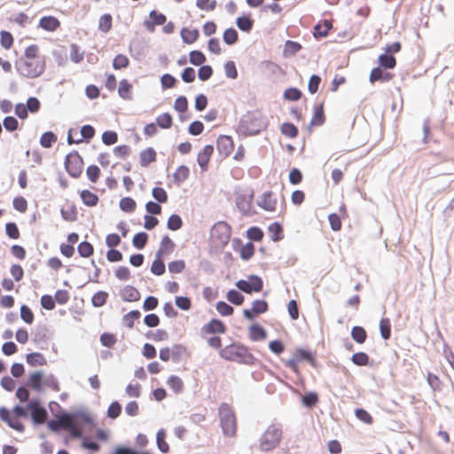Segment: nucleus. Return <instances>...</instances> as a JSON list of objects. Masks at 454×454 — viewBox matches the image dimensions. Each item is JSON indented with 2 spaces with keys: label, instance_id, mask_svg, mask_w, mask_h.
Returning <instances> with one entry per match:
<instances>
[{
  "label": "nucleus",
  "instance_id": "nucleus-24",
  "mask_svg": "<svg viewBox=\"0 0 454 454\" xmlns=\"http://www.w3.org/2000/svg\"><path fill=\"white\" fill-rule=\"evenodd\" d=\"M121 296L123 301L133 302L137 301L140 299V293L136 287L132 286H126L121 291Z\"/></svg>",
  "mask_w": 454,
  "mask_h": 454
},
{
  "label": "nucleus",
  "instance_id": "nucleus-45",
  "mask_svg": "<svg viewBox=\"0 0 454 454\" xmlns=\"http://www.w3.org/2000/svg\"><path fill=\"white\" fill-rule=\"evenodd\" d=\"M301 49V45L299 43L288 40L285 44L284 54L285 56H294Z\"/></svg>",
  "mask_w": 454,
  "mask_h": 454
},
{
  "label": "nucleus",
  "instance_id": "nucleus-2",
  "mask_svg": "<svg viewBox=\"0 0 454 454\" xmlns=\"http://www.w3.org/2000/svg\"><path fill=\"white\" fill-rule=\"evenodd\" d=\"M268 121L259 111L247 113L241 119L239 130L245 136H254L266 129Z\"/></svg>",
  "mask_w": 454,
  "mask_h": 454
},
{
  "label": "nucleus",
  "instance_id": "nucleus-22",
  "mask_svg": "<svg viewBox=\"0 0 454 454\" xmlns=\"http://www.w3.org/2000/svg\"><path fill=\"white\" fill-rule=\"evenodd\" d=\"M394 77V74L381 69L380 67H374L370 74V82L374 83L376 82H389Z\"/></svg>",
  "mask_w": 454,
  "mask_h": 454
},
{
  "label": "nucleus",
  "instance_id": "nucleus-29",
  "mask_svg": "<svg viewBox=\"0 0 454 454\" xmlns=\"http://www.w3.org/2000/svg\"><path fill=\"white\" fill-rule=\"evenodd\" d=\"M249 338L254 341L262 340L266 338V332L262 326L253 325L249 328Z\"/></svg>",
  "mask_w": 454,
  "mask_h": 454
},
{
  "label": "nucleus",
  "instance_id": "nucleus-5",
  "mask_svg": "<svg viewBox=\"0 0 454 454\" xmlns=\"http://www.w3.org/2000/svg\"><path fill=\"white\" fill-rule=\"evenodd\" d=\"M220 423L225 436L233 437L237 433V419L233 409L227 403H222L218 409Z\"/></svg>",
  "mask_w": 454,
  "mask_h": 454
},
{
  "label": "nucleus",
  "instance_id": "nucleus-49",
  "mask_svg": "<svg viewBox=\"0 0 454 454\" xmlns=\"http://www.w3.org/2000/svg\"><path fill=\"white\" fill-rule=\"evenodd\" d=\"M42 373L40 372H35L30 374L28 379V384L32 388L35 390H40L42 387Z\"/></svg>",
  "mask_w": 454,
  "mask_h": 454
},
{
  "label": "nucleus",
  "instance_id": "nucleus-56",
  "mask_svg": "<svg viewBox=\"0 0 454 454\" xmlns=\"http://www.w3.org/2000/svg\"><path fill=\"white\" fill-rule=\"evenodd\" d=\"M281 132L285 136L294 138L297 137L298 135V129L293 124L289 122L283 123L281 126Z\"/></svg>",
  "mask_w": 454,
  "mask_h": 454
},
{
  "label": "nucleus",
  "instance_id": "nucleus-36",
  "mask_svg": "<svg viewBox=\"0 0 454 454\" xmlns=\"http://www.w3.org/2000/svg\"><path fill=\"white\" fill-rule=\"evenodd\" d=\"M10 22L15 23L21 27H25L31 22V18L25 12H19L10 18Z\"/></svg>",
  "mask_w": 454,
  "mask_h": 454
},
{
  "label": "nucleus",
  "instance_id": "nucleus-62",
  "mask_svg": "<svg viewBox=\"0 0 454 454\" xmlns=\"http://www.w3.org/2000/svg\"><path fill=\"white\" fill-rule=\"evenodd\" d=\"M268 308V303L264 300H255L252 303L253 312L256 315L265 313Z\"/></svg>",
  "mask_w": 454,
  "mask_h": 454
},
{
  "label": "nucleus",
  "instance_id": "nucleus-54",
  "mask_svg": "<svg viewBox=\"0 0 454 454\" xmlns=\"http://www.w3.org/2000/svg\"><path fill=\"white\" fill-rule=\"evenodd\" d=\"M148 239V236L145 232L137 233L132 239L133 246L138 249H142L145 247Z\"/></svg>",
  "mask_w": 454,
  "mask_h": 454
},
{
  "label": "nucleus",
  "instance_id": "nucleus-15",
  "mask_svg": "<svg viewBox=\"0 0 454 454\" xmlns=\"http://www.w3.org/2000/svg\"><path fill=\"white\" fill-rule=\"evenodd\" d=\"M31 410V417L35 424H43L47 419V411L43 407L39 405L38 402L33 401L28 404Z\"/></svg>",
  "mask_w": 454,
  "mask_h": 454
},
{
  "label": "nucleus",
  "instance_id": "nucleus-53",
  "mask_svg": "<svg viewBox=\"0 0 454 454\" xmlns=\"http://www.w3.org/2000/svg\"><path fill=\"white\" fill-rule=\"evenodd\" d=\"M223 37L226 44L231 45L238 41L239 35L234 28H228L223 32Z\"/></svg>",
  "mask_w": 454,
  "mask_h": 454
},
{
  "label": "nucleus",
  "instance_id": "nucleus-12",
  "mask_svg": "<svg viewBox=\"0 0 454 454\" xmlns=\"http://www.w3.org/2000/svg\"><path fill=\"white\" fill-rule=\"evenodd\" d=\"M77 135L76 129H69L68 136H67V143L69 145L72 144H79L82 142V139H85L87 141L90 140L95 136V129L90 125H84L81 129V138H74L73 134Z\"/></svg>",
  "mask_w": 454,
  "mask_h": 454
},
{
  "label": "nucleus",
  "instance_id": "nucleus-10",
  "mask_svg": "<svg viewBox=\"0 0 454 454\" xmlns=\"http://www.w3.org/2000/svg\"><path fill=\"white\" fill-rule=\"evenodd\" d=\"M257 205L268 212H274L277 209L278 199L273 192H264L257 200Z\"/></svg>",
  "mask_w": 454,
  "mask_h": 454
},
{
  "label": "nucleus",
  "instance_id": "nucleus-23",
  "mask_svg": "<svg viewBox=\"0 0 454 454\" xmlns=\"http://www.w3.org/2000/svg\"><path fill=\"white\" fill-rule=\"evenodd\" d=\"M80 198L82 203L89 207H96L98 204V196L88 189L79 192Z\"/></svg>",
  "mask_w": 454,
  "mask_h": 454
},
{
  "label": "nucleus",
  "instance_id": "nucleus-9",
  "mask_svg": "<svg viewBox=\"0 0 454 454\" xmlns=\"http://www.w3.org/2000/svg\"><path fill=\"white\" fill-rule=\"evenodd\" d=\"M236 286L246 294H251L253 292L259 293L262 290L263 282L260 277L250 275L248 280H239L236 283Z\"/></svg>",
  "mask_w": 454,
  "mask_h": 454
},
{
  "label": "nucleus",
  "instance_id": "nucleus-64",
  "mask_svg": "<svg viewBox=\"0 0 454 454\" xmlns=\"http://www.w3.org/2000/svg\"><path fill=\"white\" fill-rule=\"evenodd\" d=\"M153 197L159 202V203H165L168 201V193L167 192L161 188V187H155L152 191Z\"/></svg>",
  "mask_w": 454,
  "mask_h": 454
},
{
  "label": "nucleus",
  "instance_id": "nucleus-40",
  "mask_svg": "<svg viewBox=\"0 0 454 454\" xmlns=\"http://www.w3.org/2000/svg\"><path fill=\"white\" fill-rule=\"evenodd\" d=\"M80 256L88 258L94 253L93 246L88 241H82L78 245L77 247Z\"/></svg>",
  "mask_w": 454,
  "mask_h": 454
},
{
  "label": "nucleus",
  "instance_id": "nucleus-6",
  "mask_svg": "<svg viewBox=\"0 0 454 454\" xmlns=\"http://www.w3.org/2000/svg\"><path fill=\"white\" fill-rule=\"evenodd\" d=\"M74 416L71 414H63L56 419H52L48 423V427L52 431L60 429L69 431L74 438H80L82 434L81 428L77 426Z\"/></svg>",
  "mask_w": 454,
  "mask_h": 454
},
{
  "label": "nucleus",
  "instance_id": "nucleus-47",
  "mask_svg": "<svg viewBox=\"0 0 454 454\" xmlns=\"http://www.w3.org/2000/svg\"><path fill=\"white\" fill-rule=\"evenodd\" d=\"M84 53L81 51L80 47L74 43L70 46V59L74 63H80L83 60Z\"/></svg>",
  "mask_w": 454,
  "mask_h": 454
},
{
  "label": "nucleus",
  "instance_id": "nucleus-26",
  "mask_svg": "<svg viewBox=\"0 0 454 454\" xmlns=\"http://www.w3.org/2000/svg\"><path fill=\"white\" fill-rule=\"evenodd\" d=\"M131 91L132 85L129 82V81L126 79L121 80L118 88L119 96L125 100L131 99Z\"/></svg>",
  "mask_w": 454,
  "mask_h": 454
},
{
  "label": "nucleus",
  "instance_id": "nucleus-57",
  "mask_svg": "<svg viewBox=\"0 0 454 454\" xmlns=\"http://www.w3.org/2000/svg\"><path fill=\"white\" fill-rule=\"evenodd\" d=\"M190 62L194 66H200L206 61L205 55L200 51H192L189 54Z\"/></svg>",
  "mask_w": 454,
  "mask_h": 454
},
{
  "label": "nucleus",
  "instance_id": "nucleus-44",
  "mask_svg": "<svg viewBox=\"0 0 454 454\" xmlns=\"http://www.w3.org/2000/svg\"><path fill=\"white\" fill-rule=\"evenodd\" d=\"M14 39L10 32L4 30H2L0 32V43L2 47H4L6 50H9L12 47Z\"/></svg>",
  "mask_w": 454,
  "mask_h": 454
},
{
  "label": "nucleus",
  "instance_id": "nucleus-32",
  "mask_svg": "<svg viewBox=\"0 0 454 454\" xmlns=\"http://www.w3.org/2000/svg\"><path fill=\"white\" fill-rule=\"evenodd\" d=\"M351 337L356 342L363 344L367 339V333L362 326H354L351 329Z\"/></svg>",
  "mask_w": 454,
  "mask_h": 454
},
{
  "label": "nucleus",
  "instance_id": "nucleus-35",
  "mask_svg": "<svg viewBox=\"0 0 454 454\" xmlns=\"http://www.w3.org/2000/svg\"><path fill=\"white\" fill-rule=\"evenodd\" d=\"M156 442L159 450L163 453H168L169 451V446L166 442V433L163 429H160L157 432Z\"/></svg>",
  "mask_w": 454,
  "mask_h": 454
},
{
  "label": "nucleus",
  "instance_id": "nucleus-33",
  "mask_svg": "<svg viewBox=\"0 0 454 454\" xmlns=\"http://www.w3.org/2000/svg\"><path fill=\"white\" fill-rule=\"evenodd\" d=\"M293 356L296 358L299 363L303 360H306L313 366H315L316 364L315 358L309 351L299 348L295 351Z\"/></svg>",
  "mask_w": 454,
  "mask_h": 454
},
{
  "label": "nucleus",
  "instance_id": "nucleus-20",
  "mask_svg": "<svg viewBox=\"0 0 454 454\" xmlns=\"http://www.w3.org/2000/svg\"><path fill=\"white\" fill-rule=\"evenodd\" d=\"M38 27L48 32H54L60 27V21L54 16H43L40 19Z\"/></svg>",
  "mask_w": 454,
  "mask_h": 454
},
{
  "label": "nucleus",
  "instance_id": "nucleus-43",
  "mask_svg": "<svg viewBox=\"0 0 454 454\" xmlns=\"http://www.w3.org/2000/svg\"><path fill=\"white\" fill-rule=\"evenodd\" d=\"M136 201L130 197H125L120 200V208L124 212L131 213L136 209Z\"/></svg>",
  "mask_w": 454,
  "mask_h": 454
},
{
  "label": "nucleus",
  "instance_id": "nucleus-14",
  "mask_svg": "<svg viewBox=\"0 0 454 454\" xmlns=\"http://www.w3.org/2000/svg\"><path fill=\"white\" fill-rule=\"evenodd\" d=\"M233 148L234 143L231 137L222 135L217 138L216 149L221 155L224 157L230 155Z\"/></svg>",
  "mask_w": 454,
  "mask_h": 454
},
{
  "label": "nucleus",
  "instance_id": "nucleus-28",
  "mask_svg": "<svg viewBox=\"0 0 454 454\" xmlns=\"http://www.w3.org/2000/svg\"><path fill=\"white\" fill-rule=\"evenodd\" d=\"M380 67L386 69H393L396 66V59L393 55H387L386 53L379 56L378 59Z\"/></svg>",
  "mask_w": 454,
  "mask_h": 454
},
{
  "label": "nucleus",
  "instance_id": "nucleus-48",
  "mask_svg": "<svg viewBox=\"0 0 454 454\" xmlns=\"http://www.w3.org/2000/svg\"><path fill=\"white\" fill-rule=\"evenodd\" d=\"M168 385L175 393H180L184 388L183 380L175 375H172L168 378Z\"/></svg>",
  "mask_w": 454,
  "mask_h": 454
},
{
  "label": "nucleus",
  "instance_id": "nucleus-18",
  "mask_svg": "<svg viewBox=\"0 0 454 454\" xmlns=\"http://www.w3.org/2000/svg\"><path fill=\"white\" fill-rule=\"evenodd\" d=\"M214 153V147L211 145L204 146L201 152L198 153L197 161L200 168L205 171L207 169L210 158Z\"/></svg>",
  "mask_w": 454,
  "mask_h": 454
},
{
  "label": "nucleus",
  "instance_id": "nucleus-60",
  "mask_svg": "<svg viewBox=\"0 0 454 454\" xmlns=\"http://www.w3.org/2000/svg\"><path fill=\"white\" fill-rule=\"evenodd\" d=\"M151 271L157 276H160L165 272L163 258L156 257L151 265Z\"/></svg>",
  "mask_w": 454,
  "mask_h": 454
},
{
  "label": "nucleus",
  "instance_id": "nucleus-37",
  "mask_svg": "<svg viewBox=\"0 0 454 454\" xmlns=\"http://www.w3.org/2000/svg\"><path fill=\"white\" fill-rule=\"evenodd\" d=\"M156 123L161 129H170L173 125L172 116L168 113L160 114L156 118Z\"/></svg>",
  "mask_w": 454,
  "mask_h": 454
},
{
  "label": "nucleus",
  "instance_id": "nucleus-25",
  "mask_svg": "<svg viewBox=\"0 0 454 454\" xmlns=\"http://www.w3.org/2000/svg\"><path fill=\"white\" fill-rule=\"evenodd\" d=\"M325 117L324 106L320 104L314 108V114L310 121V126H321L325 122Z\"/></svg>",
  "mask_w": 454,
  "mask_h": 454
},
{
  "label": "nucleus",
  "instance_id": "nucleus-42",
  "mask_svg": "<svg viewBox=\"0 0 454 454\" xmlns=\"http://www.w3.org/2000/svg\"><path fill=\"white\" fill-rule=\"evenodd\" d=\"M331 28L332 24L329 21H325L323 24H317L314 27V35L316 37H325Z\"/></svg>",
  "mask_w": 454,
  "mask_h": 454
},
{
  "label": "nucleus",
  "instance_id": "nucleus-39",
  "mask_svg": "<svg viewBox=\"0 0 454 454\" xmlns=\"http://www.w3.org/2000/svg\"><path fill=\"white\" fill-rule=\"evenodd\" d=\"M380 330L381 337L384 340H388L391 336V323L389 318L383 317L380 321Z\"/></svg>",
  "mask_w": 454,
  "mask_h": 454
},
{
  "label": "nucleus",
  "instance_id": "nucleus-31",
  "mask_svg": "<svg viewBox=\"0 0 454 454\" xmlns=\"http://www.w3.org/2000/svg\"><path fill=\"white\" fill-rule=\"evenodd\" d=\"M181 36L184 43L191 44L198 39L199 31L197 29H190L184 27L181 30Z\"/></svg>",
  "mask_w": 454,
  "mask_h": 454
},
{
  "label": "nucleus",
  "instance_id": "nucleus-34",
  "mask_svg": "<svg viewBox=\"0 0 454 454\" xmlns=\"http://www.w3.org/2000/svg\"><path fill=\"white\" fill-rule=\"evenodd\" d=\"M57 139L58 137L53 132L47 131L41 136L40 145L43 148H51L52 145L57 142Z\"/></svg>",
  "mask_w": 454,
  "mask_h": 454
},
{
  "label": "nucleus",
  "instance_id": "nucleus-27",
  "mask_svg": "<svg viewBox=\"0 0 454 454\" xmlns=\"http://www.w3.org/2000/svg\"><path fill=\"white\" fill-rule=\"evenodd\" d=\"M254 20L251 18V15H246L242 17H239L236 20V24L238 27L244 32H249L253 28Z\"/></svg>",
  "mask_w": 454,
  "mask_h": 454
},
{
  "label": "nucleus",
  "instance_id": "nucleus-59",
  "mask_svg": "<svg viewBox=\"0 0 454 454\" xmlns=\"http://www.w3.org/2000/svg\"><path fill=\"white\" fill-rule=\"evenodd\" d=\"M20 317L25 323L29 325L32 324L35 319L33 311L27 305H22L20 307Z\"/></svg>",
  "mask_w": 454,
  "mask_h": 454
},
{
  "label": "nucleus",
  "instance_id": "nucleus-19",
  "mask_svg": "<svg viewBox=\"0 0 454 454\" xmlns=\"http://www.w3.org/2000/svg\"><path fill=\"white\" fill-rule=\"evenodd\" d=\"M149 17L152 20L145 21L144 25L145 28L150 32L154 31L155 26L163 25L167 20V18L164 14L159 13L154 10L150 12Z\"/></svg>",
  "mask_w": 454,
  "mask_h": 454
},
{
  "label": "nucleus",
  "instance_id": "nucleus-50",
  "mask_svg": "<svg viewBox=\"0 0 454 454\" xmlns=\"http://www.w3.org/2000/svg\"><path fill=\"white\" fill-rule=\"evenodd\" d=\"M112 16L110 14H104L100 17L98 21V29L104 33L108 32L112 27Z\"/></svg>",
  "mask_w": 454,
  "mask_h": 454
},
{
  "label": "nucleus",
  "instance_id": "nucleus-38",
  "mask_svg": "<svg viewBox=\"0 0 454 454\" xmlns=\"http://www.w3.org/2000/svg\"><path fill=\"white\" fill-rule=\"evenodd\" d=\"M272 240L279 241L283 239V229L278 223H273L268 227Z\"/></svg>",
  "mask_w": 454,
  "mask_h": 454
},
{
  "label": "nucleus",
  "instance_id": "nucleus-46",
  "mask_svg": "<svg viewBox=\"0 0 454 454\" xmlns=\"http://www.w3.org/2000/svg\"><path fill=\"white\" fill-rule=\"evenodd\" d=\"M129 65V59L123 54L116 55L113 61V67L116 70L126 68Z\"/></svg>",
  "mask_w": 454,
  "mask_h": 454
},
{
  "label": "nucleus",
  "instance_id": "nucleus-1",
  "mask_svg": "<svg viewBox=\"0 0 454 454\" xmlns=\"http://www.w3.org/2000/svg\"><path fill=\"white\" fill-rule=\"evenodd\" d=\"M18 73L26 78L35 79L42 75L46 68V58L41 53L39 45L27 46L23 56L16 63Z\"/></svg>",
  "mask_w": 454,
  "mask_h": 454
},
{
  "label": "nucleus",
  "instance_id": "nucleus-55",
  "mask_svg": "<svg viewBox=\"0 0 454 454\" xmlns=\"http://www.w3.org/2000/svg\"><path fill=\"white\" fill-rule=\"evenodd\" d=\"M351 361L358 366H365L369 363V356L364 352H357L355 353L352 357Z\"/></svg>",
  "mask_w": 454,
  "mask_h": 454
},
{
  "label": "nucleus",
  "instance_id": "nucleus-21",
  "mask_svg": "<svg viewBox=\"0 0 454 454\" xmlns=\"http://www.w3.org/2000/svg\"><path fill=\"white\" fill-rule=\"evenodd\" d=\"M174 242L168 236H165L160 241V247L156 253V257L164 258L165 256L169 255L174 251Z\"/></svg>",
  "mask_w": 454,
  "mask_h": 454
},
{
  "label": "nucleus",
  "instance_id": "nucleus-8",
  "mask_svg": "<svg viewBox=\"0 0 454 454\" xmlns=\"http://www.w3.org/2000/svg\"><path fill=\"white\" fill-rule=\"evenodd\" d=\"M67 172L74 178H78L83 169V160L77 151L69 153L65 160Z\"/></svg>",
  "mask_w": 454,
  "mask_h": 454
},
{
  "label": "nucleus",
  "instance_id": "nucleus-4",
  "mask_svg": "<svg viewBox=\"0 0 454 454\" xmlns=\"http://www.w3.org/2000/svg\"><path fill=\"white\" fill-rule=\"evenodd\" d=\"M282 427L278 423L270 424L260 438V449L262 451H270L277 448L282 439Z\"/></svg>",
  "mask_w": 454,
  "mask_h": 454
},
{
  "label": "nucleus",
  "instance_id": "nucleus-41",
  "mask_svg": "<svg viewBox=\"0 0 454 454\" xmlns=\"http://www.w3.org/2000/svg\"><path fill=\"white\" fill-rule=\"evenodd\" d=\"M27 363L32 366L44 365L46 359L41 353L35 352L27 356Z\"/></svg>",
  "mask_w": 454,
  "mask_h": 454
},
{
  "label": "nucleus",
  "instance_id": "nucleus-17",
  "mask_svg": "<svg viewBox=\"0 0 454 454\" xmlns=\"http://www.w3.org/2000/svg\"><path fill=\"white\" fill-rule=\"evenodd\" d=\"M157 160V153L153 147H147L139 153V164L142 168H147Z\"/></svg>",
  "mask_w": 454,
  "mask_h": 454
},
{
  "label": "nucleus",
  "instance_id": "nucleus-16",
  "mask_svg": "<svg viewBox=\"0 0 454 454\" xmlns=\"http://www.w3.org/2000/svg\"><path fill=\"white\" fill-rule=\"evenodd\" d=\"M61 217L67 222H75L78 218V211L75 204L67 200L65 206L60 209Z\"/></svg>",
  "mask_w": 454,
  "mask_h": 454
},
{
  "label": "nucleus",
  "instance_id": "nucleus-13",
  "mask_svg": "<svg viewBox=\"0 0 454 454\" xmlns=\"http://www.w3.org/2000/svg\"><path fill=\"white\" fill-rule=\"evenodd\" d=\"M226 330L227 328L223 322H222L219 319L214 318L201 327V334L203 337L208 334H223L226 333Z\"/></svg>",
  "mask_w": 454,
  "mask_h": 454
},
{
  "label": "nucleus",
  "instance_id": "nucleus-58",
  "mask_svg": "<svg viewBox=\"0 0 454 454\" xmlns=\"http://www.w3.org/2000/svg\"><path fill=\"white\" fill-rule=\"evenodd\" d=\"M101 171L96 165H90L86 169L87 177L91 183H96L98 180Z\"/></svg>",
  "mask_w": 454,
  "mask_h": 454
},
{
  "label": "nucleus",
  "instance_id": "nucleus-3",
  "mask_svg": "<svg viewBox=\"0 0 454 454\" xmlns=\"http://www.w3.org/2000/svg\"><path fill=\"white\" fill-rule=\"evenodd\" d=\"M221 357L228 361H235L243 364H252L254 361L253 355L249 352L248 348L241 344H231L219 352Z\"/></svg>",
  "mask_w": 454,
  "mask_h": 454
},
{
  "label": "nucleus",
  "instance_id": "nucleus-51",
  "mask_svg": "<svg viewBox=\"0 0 454 454\" xmlns=\"http://www.w3.org/2000/svg\"><path fill=\"white\" fill-rule=\"evenodd\" d=\"M226 297L230 302L235 305H241L245 301L244 296L239 292L234 289L230 290L227 293Z\"/></svg>",
  "mask_w": 454,
  "mask_h": 454
},
{
  "label": "nucleus",
  "instance_id": "nucleus-7",
  "mask_svg": "<svg viewBox=\"0 0 454 454\" xmlns=\"http://www.w3.org/2000/svg\"><path fill=\"white\" fill-rule=\"evenodd\" d=\"M231 230L229 224L224 222L215 223L210 233L212 243L217 248L224 247L231 239Z\"/></svg>",
  "mask_w": 454,
  "mask_h": 454
},
{
  "label": "nucleus",
  "instance_id": "nucleus-30",
  "mask_svg": "<svg viewBox=\"0 0 454 454\" xmlns=\"http://www.w3.org/2000/svg\"><path fill=\"white\" fill-rule=\"evenodd\" d=\"M189 175H190V170L186 166H179L176 169V171L173 175V178H174V181L177 184H179L186 181L189 177Z\"/></svg>",
  "mask_w": 454,
  "mask_h": 454
},
{
  "label": "nucleus",
  "instance_id": "nucleus-61",
  "mask_svg": "<svg viewBox=\"0 0 454 454\" xmlns=\"http://www.w3.org/2000/svg\"><path fill=\"white\" fill-rule=\"evenodd\" d=\"M107 297V293L99 291L92 296L91 302L95 307H101L106 304Z\"/></svg>",
  "mask_w": 454,
  "mask_h": 454
},
{
  "label": "nucleus",
  "instance_id": "nucleus-52",
  "mask_svg": "<svg viewBox=\"0 0 454 454\" xmlns=\"http://www.w3.org/2000/svg\"><path fill=\"white\" fill-rule=\"evenodd\" d=\"M183 225V220L178 215H171L167 223V226L171 231H177Z\"/></svg>",
  "mask_w": 454,
  "mask_h": 454
},
{
  "label": "nucleus",
  "instance_id": "nucleus-63",
  "mask_svg": "<svg viewBox=\"0 0 454 454\" xmlns=\"http://www.w3.org/2000/svg\"><path fill=\"white\" fill-rule=\"evenodd\" d=\"M13 207L20 213H25L27 210V201L24 197H15L12 201Z\"/></svg>",
  "mask_w": 454,
  "mask_h": 454
},
{
  "label": "nucleus",
  "instance_id": "nucleus-11",
  "mask_svg": "<svg viewBox=\"0 0 454 454\" xmlns=\"http://www.w3.org/2000/svg\"><path fill=\"white\" fill-rule=\"evenodd\" d=\"M0 419L6 422L10 427L19 432H23L25 429L24 425L21 423L20 419L5 407L0 408Z\"/></svg>",
  "mask_w": 454,
  "mask_h": 454
}]
</instances>
